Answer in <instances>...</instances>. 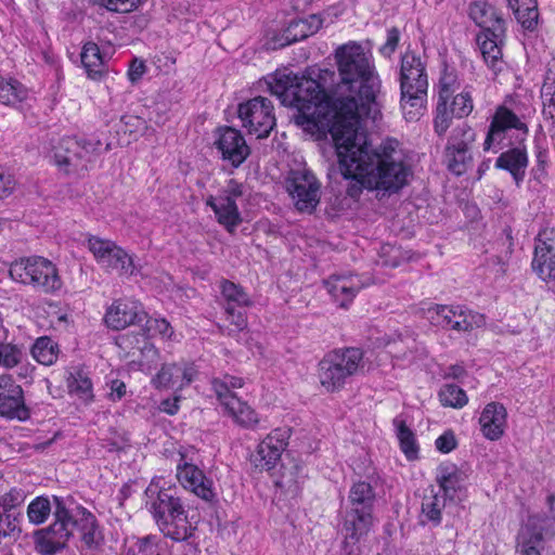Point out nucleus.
Instances as JSON below:
<instances>
[{"label":"nucleus","mask_w":555,"mask_h":555,"mask_svg":"<svg viewBox=\"0 0 555 555\" xmlns=\"http://www.w3.org/2000/svg\"><path fill=\"white\" fill-rule=\"evenodd\" d=\"M0 414L18 421H26L29 417L23 389L10 375H0Z\"/></svg>","instance_id":"obj_22"},{"label":"nucleus","mask_w":555,"mask_h":555,"mask_svg":"<svg viewBox=\"0 0 555 555\" xmlns=\"http://www.w3.org/2000/svg\"><path fill=\"white\" fill-rule=\"evenodd\" d=\"M143 357L151 360V363H155L158 359V351L152 345H145L142 350Z\"/></svg>","instance_id":"obj_63"},{"label":"nucleus","mask_w":555,"mask_h":555,"mask_svg":"<svg viewBox=\"0 0 555 555\" xmlns=\"http://www.w3.org/2000/svg\"><path fill=\"white\" fill-rule=\"evenodd\" d=\"M396 437L399 442L401 452L408 461H415L420 456V446L413 430L406 426V422L402 415L392 421Z\"/></svg>","instance_id":"obj_33"},{"label":"nucleus","mask_w":555,"mask_h":555,"mask_svg":"<svg viewBox=\"0 0 555 555\" xmlns=\"http://www.w3.org/2000/svg\"><path fill=\"white\" fill-rule=\"evenodd\" d=\"M426 320L446 330L470 332L485 324V317L462 305H431L424 310Z\"/></svg>","instance_id":"obj_14"},{"label":"nucleus","mask_w":555,"mask_h":555,"mask_svg":"<svg viewBox=\"0 0 555 555\" xmlns=\"http://www.w3.org/2000/svg\"><path fill=\"white\" fill-rule=\"evenodd\" d=\"M439 401L443 406L462 409L468 402V397L464 389L455 384H444L438 393Z\"/></svg>","instance_id":"obj_40"},{"label":"nucleus","mask_w":555,"mask_h":555,"mask_svg":"<svg viewBox=\"0 0 555 555\" xmlns=\"http://www.w3.org/2000/svg\"><path fill=\"white\" fill-rule=\"evenodd\" d=\"M52 507L54 508V503L52 504L49 499L43 496H38L31 501L27 508V515L30 522L35 525L44 522L50 515Z\"/></svg>","instance_id":"obj_43"},{"label":"nucleus","mask_w":555,"mask_h":555,"mask_svg":"<svg viewBox=\"0 0 555 555\" xmlns=\"http://www.w3.org/2000/svg\"><path fill=\"white\" fill-rule=\"evenodd\" d=\"M9 273L13 281L46 294L56 293L63 286L56 266L40 256L15 260L11 263Z\"/></svg>","instance_id":"obj_8"},{"label":"nucleus","mask_w":555,"mask_h":555,"mask_svg":"<svg viewBox=\"0 0 555 555\" xmlns=\"http://www.w3.org/2000/svg\"><path fill=\"white\" fill-rule=\"evenodd\" d=\"M310 36L315 34L322 27V20L318 15H310L306 18Z\"/></svg>","instance_id":"obj_62"},{"label":"nucleus","mask_w":555,"mask_h":555,"mask_svg":"<svg viewBox=\"0 0 555 555\" xmlns=\"http://www.w3.org/2000/svg\"><path fill=\"white\" fill-rule=\"evenodd\" d=\"M267 85L271 94L280 99L283 105L297 109L295 122L312 134L321 137L330 133L335 139L346 133L349 127L357 128V101L349 100L347 114H340L315 79L299 77L283 68L268 76Z\"/></svg>","instance_id":"obj_1"},{"label":"nucleus","mask_w":555,"mask_h":555,"mask_svg":"<svg viewBox=\"0 0 555 555\" xmlns=\"http://www.w3.org/2000/svg\"><path fill=\"white\" fill-rule=\"evenodd\" d=\"M238 117L248 133L258 139L267 138L275 126L273 105L263 96H257L240 104Z\"/></svg>","instance_id":"obj_18"},{"label":"nucleus","mask_w":555,"mask_h":555,"mask_svg":"<svg viewBox=\"0 0 555 555\" xmlns=\"http://www.w3.org/2000/svg\"><path fill=\"white\" fill-rule=\"evenodd\" d=\"M243 192V184L230 179L217 195H210L206 199V205L212 209L218 223L229 233H233L243 221L237 205Z\"/></svg>","instance_id":"obj_15"},{"label":"nucleus","mask_w":555,"mask_h":555,"mask_svg":"<svg viewBox=\"0 0 555 555\" xmlns=\"http://www.w3.org/2000/svg\"><path fill=\"white\" fill-rule=\"evenodd\" d=\"M456 444L455 435L451 430L444 431L435 441L436 449L441 453H450Z\"/></svg>","instance_id":"obj_52"},{"label":"nucleus","mask_w":555,"mask_h":555,"mask_svg":"<svg viewBox=\"0 0 555 555\" xmlns=\"http://www.w3.org/2000/svg\"><path fill=\"white\" fill-rule=\"evenodd\" d=\"M450 488H425L422 501L423 515L435 525L441 520V511L446 506L447 494Z\"/></svg>","instance_id":"obj_32"},{"label":"nucleus","mask_w":555,"mask_h":555,"mask_svg":"<svg viewBox=\"0 0 555 555\" xmlns=\"http://www.w3.org/2000/svg\"><path fill=\"white\" fill-rule=\"evenodd\" d=\"M80 56L88 77L92 80H101L105 74V65L99 47L93 42L86 43Z\"/></svg>","instance_id":"obj_34"},{"label":"nucleus","mask_w":555,"mask_h":555,"mask_svg":"<svg viewBox=\"0 0 555 555\" xmlns=\"http://www.w3.org/2000/svg\"><path fill=\"white\" fill-rule=\"evenodd\" d=\"M179 400L178 398H175L173 400L167 399L164 400L160 404L162 411L166 412L167 414L173 415L179 410Z\"/></svg>","instance_id":"obj_61"},{"label":"nucleus","mask_w":555,"mask_h":555,"mask_svg":"<svg viewBox=\"0 0 555 555\" xmlns=\"http://www.w3.org/2000/svg\"><path fill=\"white\" fill-rule=\"evenodd\" d=\"M460 83L456 75L453 72L444 70L439 79L438 100L451 98L454 91L459 88Z\"/></svg>","instance_id":"obj_50"},{"label":"nucleus","mask_w":555,"mask_h":555,"mask_svg":"<svg viewBox=\"0 0 555 555\" xmlns=\"http://www.w3.org/2000/svg\"><path fill=\"white\" fill-rule=\"evenodd\" d=\"M192 492L206 502H211L216 496L212 488H192Z\"/></svg>","instance_id":"obj_60"},{"label":"nucleus","mask_w":555,"mask_h":555,"mask_svg":"<svg viewBox=\"0 0 555 555\" xmlns=\"http://www.w3.org/2000/svg\"><path fill=\"white\" fill-rule=\"evenodd\" d=\"M506 424L507 412L502 403L486 404L479 417L480 430L486 439L499 440L505 433Z\"/></svg>","instance_id":"obj_28"},{"label":"nucleus","mask_w":555,"mask_h":555,"mask_svg":"<svg viewBox=\"0 0 555 555\" xmlns=\"http://www.w3.org/2000/svg\"><path fill=\"white\" fill-rule=\"evenodd\" d=\"M475 132L466 122L452 129L444 151L448 169L456 175H464L473 164L470 146L475 141Z\"/></svg>","instance_id":"obj_17"},{"label":"nucleus","mask_w":555,"mask_h":555,"mask_svg":"<svg viewBox=\"0 0 555 555\" xmlns=\"http://www.w3.org/2000/svg\"><path fill=\"white\" fill-rule=\"evenodd\" d=\"M472 470L467 466L457 467L453 463L441 464L437 469L439 486H455L468 481Z\"/></svg>","instance_id":"obj_37"},{"label":"nucleus","mask_w":555,"mask_h":555,"mask_svg":"<svg viewBox=\"0 0 555 555\" xmlns=\"http://www.w3.org/2000/svg\"><path fill=\"white\" fill-rule=\"evenodd\" d=\"M349 499L351 509L346 515L341 532L345 548L351 554L373 525L371 511L374 494L372 488H351Z\"/></svg>","instance_id":"obj_10"},{"label":"nucleus","mask_w":555,"mask_h":555,"mask_svg":"<svg viewBox=\"0 0 555 555\" xmlns=\"http://www.w3.org/2000/svg\"><path fill=\"white\" fill-rule=\"evenodd\" d=\"M333 141L339 170L349 181L347 194L356 198L363 189L378 190L382 185V154L371 147L366 133L349 127Z\"/></svg>","instance_id":"obj_3"},{"label":"nucleus","mask_w":555,"mask_h":555,"mask_svg":"<svg viewBox=\"0 0 555 555\" xmlns=\"http://www.w3.org/2000/svg\"><path fill=\"white\" fill-rule=\"evenodd\" d=\"M23 358L24 352L20 346L0 341V367L11 370L17 366Z\"/></svg>","instance_id":"obj_45"},{"label":"nucleus","mask_w":555,"mask_h":555,"mask_svg":"<svg viewBox=\"0 0 555 555\" xmlns=\"http://www.w3.org/2000/svg\"><path fill=\"white\" fill-rule=\"evenodd\" d=\"M87 247L106 272H116L121 276H131L138 272L133 256L111 240L90 236Z\"/></svg>","instance_id":"obj_13"},{"label":"nucleus","mask_w":555,"mask_h":555,"mask_svg":"<svg viewBox=\"0 0 555 555\" xmlns=\"http://www.w3.org/2000/svg\"><path fill=\"white\" fill-rule=\"evenodd\" d=\"M146 319L141 304L132 299L115 300L106 310L104 321L106 325L116 331L124 330Z\"/></svg>","instance_id":"obj_24"},{"label":"nucleus","mask_w":555,"mask_h":555,"mask_svg":"<svg viewBox=\"0 0 555 555\" xmlns=\"http://www.w3.org/2000/svg\"><path fill=\"white\" fill-rule=\"evenodd\" d=\"M18 504V498L12 492L0 498V512H10V509Z\"/></svg>","instance_id":"obj_59"},{"label":"nucleus","mask_w":555,"mask_h":555,"mask_svg":"<svg viewBox=\"0 0 555 555\" xmlns=\"http://www.w3.org/2000/svg\"><path fill=\"white\" fill-rule=\"evenodd\" d=\"M227 320L235 326L237 331H243L247 326V318L244 312L235 310V307L225 305Z\"/></svg>","instance_id":"obj_53"},{"label":"nucleus","mask_w":555,"mask_h":555,"mask_svg":"<svg viewBox=\"0 0 555 555\" xmlns=\"http://www.w3.org/2000/svg\"><path fill=\"white\" fill-rule=\"evenodd\" d=\"M177 479L181 486H205L207 480L203 470L190 463L177 466Z\"/></svg>","instance_id":"obj_41"},{"label":"nucleus","mask_w":555,"mask_h":555,"mask_svg":"<svg viewBox=\"0 0 555 555\" xmlns=\"http://www.w3.org/2000/svg\"><path fill=\"white\" fill-rule=\"evenodd\" d=\"M338 60V70L341 77L340 88L344 86L350 91L346 98L338 99L332 103L333 107L340 114L346 115L348 112L347 103L349 100H356L358 108L357 129L363 131L360 127V112L370 111V105L375 101V92L372 85V66L370 59L363 51L362 47L357 43H349L340 47L336 53Z\"/></svg>","instance_id":"obj_4"},{"label":"nucleus","mask_w":555,"mask_h":555,"mask_svg":"<svg viewBox=\"0 0 555 555\" xmlns=\"http://www.w3.org/2000/svg\"><path fill=\"white\" fill-rule=\"evenodd\" d=\"M288 434L285 429L272 430L257 447L251 463L259 469L270 470L281 460L287 446Z\"/></svg>","instance_id":"obj_23"},{"label":"nucleus","mask_w":555,"mask_h":555,"mask_svg":"<svg viewBox=\"0 0 555 555\" xmlns=\"http://www.w3.org/2000/svg\"><path fill=\"white\" fill-rule=\"evenodd\" d=\"M221 293L227 305H231L233 307H247L251 304L249 296L244 292V289L233 282L222 281Z\"/></svg>","instance_id":"obj_42"},{"label":"nucleus","mask_w":555,"mask_h":555,"mask_svg":"<svg viewBox=\"0 0 555 555\" xmlns=\"http://www.w3.org/2000/svg\"><path fill=\"white\" fill-rule=\"evenodd\" d=\"M540 521L539 518L533 517L521 529L518 542L520 555H541L543 533L542 526L538 525Z\"/></svg>","instance_id":"obj_30"},{"label":"nucleus","mask_w":555,"mask_h":555,"mask_svg":"<svg viewBox=\"0 0 555 555\" xmlns=\"http://www.w3.org/2000/svg\"><path fill=\"white\" fill-rule=\"evenodd\" d=\"M287 191L299 211L311 212L320 202L321 183L311 170L301 168L291 172Z\"/></svg>","instance_id":"obj_20"},{"label":"nucleus","mask_w":555,"mask_h":555,"mask_svg":"<svg viewBox=\"0 0 555 555\" xmlns=\"http://www.w3.org/2000/svg\"><path fill=\"white\" fill-rule=\"evenodd\" d=\"M508 129H516L521 131L525 135L528 133L527 125L522 122L515 113L505 106H499L492 117L483 142V150L491 151L495 145L501 144L504 139V133Z\"/></svg>","instance_id":"obj_25"},{"label":"nucleus","mask_w":555,"mask_h":555,"mask_svg":"<svg viewBox=\"0 0 555 555\" xmlns=\"http://www.w3.org/2000/svg\"><path fill=\"white\" fill-rule=\"evenodd\" d=\"M465 370L461 365H451L448 370L447 375L452 378H460L464 375Z\"/></svg>","instance_id":"obj_64"},{"label":"nucleus","mask_w":555,"mask_h":555,"mask_svg":"<svg viewBox=\"0 0 555 555\" xmlns=\"http://www.w3.org/2000/svg\"><path fill=\"white\" fill-rule=\"evenodd\" d=\"M142 2L143 0H96L95 3L112 12L129 13L137 10Z\"/></svg>","instance_id":"obj_48"},{"label":"nucleus","mask_w":555,"mask_h":555,"mask_svg":"<svg viewBox=\"0 0 555 555\" xmlns=\"http://www.w3.org/2000/svg\"><path fill=\"white\" fill-rule=\"evenodd\" d=\"M31 354L37 362L52 365L57 360L59 347L51 338L39 337L33 346Z\"/></svg>","instance_id":"obj_38"},{"label":"nucleus","mask_w":555,"mask_h":555,"mask_svg":"<svg viewBox=\"0 0 555 555\" xmlns=\"http://www.w3.org/2000/svg\"><path fill=\"white\" fill-rule=\"evenodd\" d=\"M146 72V65L142 60L134 59L128 69V78L132 83L138 82Z\"/></svg>","instance_id":"obj_56"},{"label":"nucleus","mask_w":555,"mask_h":555,"mask_svg":"<svg viewBox=\"0 0 555 555\" xmlns=\"http://www.w3.org/2000/svg\"><path fill=\"white\" fill-rule=\"evenodd\" d=\"M553 66H555V63L548 67L545 74L544 82L541 88L542 96H550L551 101H553L555 96V72L553 69Z\"/></svg>","instance_id":"obj_54"},{"label":"nucleus","mask_w":555,"mask_h":555,"mask_svg":"<svg viewBox=\"0 0 555 555\" xmlns=\"http://www.w3.org/2000/svg\"><path fill=\"white\" fill-rule=\"evenodd\" d=\"M412 158L395 138L384 140V196L399 194L413 180Z\"/></svg>","instance_id":"obj_11"},{"label":"nucleus","mask_w":555,"mask_h":555,"mask_svg":"<svg viewBox=\"0 0 555 555\" xmlns=\"http://www.w3.org/2000/svg\"><path fill=\"white\" fill-rule=\"evenodd\" d=\"M67 386L72 393L83 401H90L93 397L92 383L89 376L81 370H75L67 377Z\"/></svg>","instance_id":"obj_39"},{"label":"nucleus","mask_w":555,"mask_h":555,"mask_svg":"<svg viewBox=\"0 0 555 555\" xmlns=\"http://www.w3.org/2000/svg\"><path fill=\"white\" fill-rule=\"evenodd\" d=\"M126 393V385L119 379H114L111 383V393L113 400H120Z\"/></svg>","instance_id":"obj_58"},{"label":"nucleus","mask_w":555,"mask_h":555,"mask_svg":"<svg viewBox=\"0 0 555 555\" xmlns=\"http://www.w3.org/2000/svg\"><path fill=\"white\" fill-rule=\"evenodd\" d=\"M96 145L85 139L66 137L53 146L52 158L57 168L66 173L86 170Z\"/></svg>","instance_id":"obj_16"},{"label":"nucleus","mask_w":555,"mask_h":555,"mask_svg":"<svg viewBox=\"0 0 555 555\" xmlns=\"http://www.w3.org/2000/svg\"><path fill=\"white\" fill-rule=\"evenodd\" d=\"M527 166L528 156L522 147H514L502 153L495 162V167L509 171L517 184L522 181Z\"/></svg>","instance_id":"obj_31"},{"label":"nucleus","mask_w":555,"mask_h":555,"mask_svg":"<svg viewBox=\"0 0 555 555\" xmlns=\"http://www.w3.org/2000/svg\"><path fill=\"white\" fill-rule=\"evenodd\" d=\"M197 374L198 370L194 363L181 361L163 365L152 383L156 388L182 389L191 384Z\"/></svg>","instance_id":"obj_27"},{"label":"nucleus","mask_w":555,"mask_h":555,"mask_svg":"<svg viewBox=\"0 0 555 555\" xmlns=\"http://www.w3.org/2000/svg\"><path fill=\"white\" fill-rule=\"evenodd\" d=\"M53 522L35 533L36 551L42 555H54L63 550L70 538L77 533L83 547L93 550L103 540V531L95 515L83 506L70 508L67 502L53 495Z\"/></svg>","instance_id":"obj_2"},{"label":"nucleus","mask_w":555,"mask_h":555,"mask_svg":"<svg viewBox=\"0 0 555 555\" xmlns=\"http://www.w3.org/2000/svg\"><path fill=\"white\" fill-rule=\"evenodd\" d=\"M126 131L134 135H144L151 129L146 120L134 115L125 116L122 118Z\"/></svg>","instance_id":"obj_51"},{"label":"nucleus","mask_w":555,"mask_h":555,"mask_svg":"<svg viewBox=\"0 0 555 555\" xmlns=\"http://www.w3.org/2000/svg\"><path fill=\"white\" fill-rule=\"evenodd\" d=\"M243 385L244 380L241 377L231 375L214 378L211 382L212 390L228 414L237 424L254 427L259 422L257 413L233 392L234 389L242 388Z\"/></svg>","instance_id":"obj_12"},{"label":"nucleus","mask_w":555,"mask_h":555,"mask_svg":"<svg viewBox=\"0 0 555 555\" xmlns=\"http://www.w3.org/2000/svg\"><path fill=\"white\" fill-rule=\"evenodd\" d=\"M216 147L222 158L229 160L234 167H238L248 157L250 150L242 133L231 127H222L217 130Z\"/></svg>","instance_id":"obj_26"},{"label":"nucleus","mask_w":555,"mask_h":555,"mask_svg":"<svg viewBox=\"0 0 555 555\" xmlns=\"http://www.w3.org/2000/svg\"><path fill=\"white\" fill-rule=\"evenodd\" d=\"M21 533L18 519L11 512H0V543L7 539H17Z\"/></svg>","instance_id":"obj_47"},{"label":"nucleus","mask_w":555,"mask_h":555,"mask_svg":"<svg viewBox=\"0 0 555 555\" xmlns=\"http://www.w3.org/2000/svg\"><path fill=\"white\" fill-rule=\"evenodd\" d=\"M401 109L406 121H416L426 109L428 78L420 56L406 51L400 66Z\"/></svg>","instance_id":"obj_6"},{"label":"nucleus","mask_w":555,"mask_h":555,"mask_svg":"<svg viewBox=\"0 0 555 555\" xmlns=\"http://www.w3.org/2000/svg\"><path fill=\"white\" fill-rule=\"evenodd\" d=\"M172 488H146V495L156 499L152 502L154 518L159 530L175 541L189 539L195 526L189 519L180 500L171 493Z\"/></svg>","instance_id":"obj_7"},{"label":"nucleus","mask_w":555,"mask_h":555,"mask_svg":"<svg viewBox=\"0 0 555 555\" xmlns=\"http://www.w3.org/2000/svg\"><path fill=\"white\" fill-rule=\"evenodd\" d=\"M324 286L334 300L345 307L361 288L366 286V283L354 274L332 275L324 281Z\"/></svg>","instance_id":"obj_29"},{"label":"nucleus","mask_w":555,"mask_h":555,"mask_svg":"<svg viewBox=\"0 0 555 555\" xmlns=\"http://www.w3.org/2000/svg\"><path fill=\"white\" fill-rule=\"evenodd\" d=\"M400 41V30L397 27H392L387 31V39L384 43V51L389 53L395 52Z\"/></svg>","instance_id":"obj_57"},{"label":"nucleus","mask_w":555,"mask_h":555,"mask_svg":"<svg viewBox=\"0 0 555 555\" xmlns=\"http://www.w3.org/2000/svg\"><path fill=\"white\" fill-rule=\"evenodd\" d=\"M308 468L299 459H288L283 465L282 476L291 483H304L306 481Z\"/></svg>","instance_id":"obj_44"},{"label":"nucleus","mask_w":555,"mask_h":555,"mask_svg":"<svg viewBox=\"0 0 555 555\" xmlns=\"http://www.w3.org/2000/svg\"><path fill=\"white\" fill-rule=\"evenodd\" d=\"M307 27H308V24H307L306 20H298V21L291 22L284 33L286 43L289 44L292 42H296V41L304 40V39L308 38L310 36V34H309V29Z\"/></svg>","instance_id":"obj_49"},{"label":"nucleus","mask_w":555,"mask_h":555,"mask_svg":"<svg viewBox=\"0 0 555 555\" xmlns=\"http://www.w3.org/2000/svg\"><path fill=\"white\" fill-rule=\"evenodd\" d=\"M474 106L472 90L468 87L451 98L438 100L433 120L435 133L440 138L443 137L451 127L452 119L468 117Z\"/></svg>","instance_id":"obj_19"},{"label":"nucleus","mask_w":555,"mask_h":555,"mask_svg":"<svg viewBox=\"0 0 555 555\" xmlns=\"http://www.w3.org/2000/svg\"><path fill=\"white\" fill-rule=\"evenodd\" d=\"M533 272L544 282L555 281V229L544 228L534 238Z\"/></svg>","instance_id":"obj_21"},{"label":"nucleus","mask_w":555,"mask_h":555,"mask_svg":"<svg viewBox=\"0 0 555 555\" xmlns=\"http://www.w3.org/2000/svg\"><path fill=\"white\" fill-rule=\"evenodd\" d=\"M28 89L18 80L0 76V102L5 105H17L27 100Z\"/></svg>","instance_id":"obj_36"},{"label":"nucleus","mask_w":555,"mask_h":555,"mask_svg":"<svg viewBox=\"0 0 555 555\" xmlns=\"http://www.w3.org/2000/svg\"><path fill=\"white\" fill-rule=\"evenodd\" d=\"M145 328L152 336L158 335L164 340H177V335L166 319L146 317Z\"/></svg>","instance_id":"obj_46"},{"label":"nucleus","mask_w":555,"mask_h":555,"mask_svg":"<svg viewBox=\"0 0 555 555\" xmlns=\"http://www.w3.org/2000/svg\"><path fill=\"white\" fill-rule=\"evenodd\" d=\"M362 359L363 353L358 348L338 349L327 353L318 366L321 386L327 392L340 390L347 379L358 372Z\"/></svg>","instance_id":"obj_9"},{"label":"nucleus","mask_w":555,"mask_h":555,"mask_svg":"<svg viewBox=\"0 0 555 555\" xmlns=\"http://www.w3.org/2000/svg\"><path fill=\"white\" fill-rule=\"evenodd\" d=\"M15 188L13 177L0 167V198L8 197Z\"/></svg>","instance_id":"obj_55"},{"label":"nucleus","mask_w":555,"mask_h":555,"mask_svg":"<svg viewBox=\"0 0 555 555\" xmlns=\"http://www.w3.org/2000/svg\"><path fill=\"white\" fill-rule=\"evenodd\" d=\"M509 9L524 28L532 30L538 23L537 0H507Z\"/></svg>","instance_id":"obj_35"},{"label":"nucleus","mask_w":555,"mask_h":555,"mask_svg":"<svg viewBox=\"0 0 555 555\" xmlns=\"http://www.w3.org/2000/svg\"><path fill=\"white\" fill-rule=\"evenodd\" d=\"M469 16L480 28L476 37L483 62L494 75L505 67L502 49L506 38V22L490 3L476 1L469 7Z\"/></svg>","instance_id":"obj_5"}]
</instances>
